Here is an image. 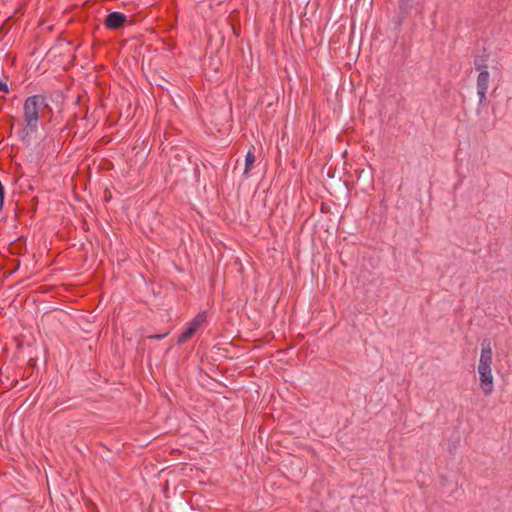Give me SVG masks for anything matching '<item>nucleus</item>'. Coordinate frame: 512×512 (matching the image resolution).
I'll list each match as a JSON object with an SVG mask.
<instances>
[{
	"instance_id": "f257e3e1",
	"label": "nucleus",
	"mask_w": 512,
	"mask_h": 512,
	"mask_svg": "<svg viewBox=\"0 0 512 512\" xmlns=\"http://www.w3.org/2000/svg\"><path fill=\"white\" fill-rule=\"evenodd\" d=\"M42 99L39 96H29L24 101L23 117L25 126L18 131L20 140L28 147L32 142V134L37 132L39 125V113Z\"/></svg>"
},
{
	"instance_id": "f03ea898",
	"label": "nucleus",
	"mask_w": 512,
	"mask_h": 512,
	"mask_svg": "<svg viewBox=\"0 0 512 512\" xmlns=\"http://www.w3.org/2000/svg\"><path fill=\"white\" fill-rule=\"evenodd\" d=\"M207 313L205 311L199 312L187 325L185 330L178 336L177 344L182 345L189 341L195 333L198 331L199 327L206 322Z\"/></svg>"
},
{
	"instance_id": "7ed1b4c3",
	"label": "nucleus",
	"mask_w": 512,
	"mask_h": 512,
	"mask_svg": "<svg viewBox=\"0 0 512 512\" xmlns=\"http://www.w3.org/2000/svg\"><path fill=\"white\" fill-rule=\"evenodd\" d=\"M128 22L127 16L118 11L110 12L104 19V26L112 31L123 28Z\"/></svg>"
},
{
	"instance_id": "20e7f679",
	"label": "nucleus",
	"mask_w": 512,
	"mask_h": 512,
	"mask_svg": "<svg viewBox=\"0 0 512 512\" xmlns=\"http://www.w3.org/2000/svg\"><path fill=\"white\" fill-rule=\"evenodd\" d=\"M480 379V388L485 396H489L494 391L493 376L491 370H478Z\"/></svg>"
},
{
	"instance_id": "39448f33",
	"label": "nucleus",
	"mask_w": 512,
	"mask_h": 512,
	"mask_svg": "<svg viewBox=\"0 0 512 512\" xmlns=\"http://www.w3.org/2000/svg\"><path fill=\"white\" fill-rule=\"evenodd\" d=\"M355 173L357 174V182L362 185V190L367 191L373 188L374 180L371 168L356 169Z\"/></svg>"
},
{
	"instance_id": "423d86ee",
	"label": "nucleus",
	"mask_w": 512,
	"mask_h": 512,
	"mask_svg": "<svg viewBox=\"0 0 512 512\" xmlns=\"http://www.w3.org/2000/svg\"><path fill=\"white\" fill-rule=\"evenodd\" d=\"M488 59L489 54L486 52V49H483L480 54H477L474 57L475 69L479 72H481V70H488Z\"/></svg>"
},
{
	"instance_id": "0eeeda50",
	"label": "nucleus",
	"mask_w": 512,
	"mask_h": 512,
	"mask_svg": "<svg viewBox=\"0 0 512 512\" xmlns=\"http://www.w3.org/2000/svg\"><path fill=\"white\" fill-rule=\"evenodd\" d=\"M412 1L413 0H399V12L397 14L399 23L406 19L407 16L410 14V11L412 9Z\"/></svg>"
},
{
	"instance_id": "6e6552de",
	"label": "nucleus",
	"mask_w": 512,
	"mask_h": 512,
	"mask_svg": "<svg viewBox=\"0 0 512 512\" xmlns=\"http://www.w3.org/2000/svg\"><path fill=\"white\" fill-rule=\"evenodd\" d=\"M182 159H184L185 161H189L190 157L186 153H183V155H180L177 153L173 156V158L170 160V163H169L171 172L173 170H175L177 172H181L182 170L185 169L184 167H181V165L178 163Z\"/></svg>"
},
{
	"instance_id": "1a4fd4ad",
	"label": "nucleus",
	"mask_w": 512,
	"mask_h": 512,
	"mask_svg": "<svg viewBox=\"0 0 512 512\" xmlns=\"http://www.w3.org/2000/svg\"><path fill=\"white\" fill-rule=\"evenodd\" d=\"M489 71L481 70L477 77V90H488L489 86Z\"/></svg>"
},
{
	"instance_id": "9d476101",
	"label": "nucleus",
	"mask_w": 512,
	"mask_h": 512,
	"mask_svg": "<svg viewBox=\"0 0 512 512\" xmlns=\"http://www.w3.org/2000/svg\"><path fill=\"white\" fill-rule=\"evenodd\" d=\"M255 161H256L255 154H254V152L250 149V150L246 153V156H245V168H244V172H243V174L245 175V177H248V176H249V172H250V171H251V169L253 168Z\"/></svg>"
},
{
	"instance_id": "9b49d317",
	"label": "nucleus",
	"mask_w": 512,
	"mask_h": 512,
	"mask_svg": "<svg viewBox=\"0 0 512 512\" xmlns=\"http://www.w3.org/2000/svg\"><path fill=\"white\" fill-rule=\"evenodd\" d=\"M482 350L480 358L492 360L493 352L490 344V340L484 339L482 344Z\"/></svg>"
},
{
	"instance_id": "f8f14e48",
	"label": "nucleus",
	"mask_w": 512,
	"mask_h": 512,
	"mask_svg": "<svg viewBox=\"0 0 512 512\" xmlns=\"http://www.w3.org/2000/svg\"><path fill=\"white\" fill-rule=\"evenodd\" d=\"M7 81H8V76L5 75L3 66H0V91L3 93L9 92Z\"/></svg>"
},
{
	"instance_id": "ddd939ff",
	"label": "nucleus",
	"mask_w": 512,
	"mask_h": 512,
	"mask_svg": "<svg viewBox=\"0 0 512 512\" xmlns=\"http://www.w3.org/2000/svg\"><path fill=\"white\" fill-rule=\"evenodd\" d=\"M487 90H477V94L479 96V104L478 108L476 109V113H480V107H484L487 105V97H486Z\"/></svg>"
},
{
	"instance_id": "4468645a",
	"label": "nucleus",
	"mask_w": 512,
	"mask_h": 512,
	"mask_svg": "<svg viewBox=\"0 0 512 512\" xmlns=\"http://www.w3.org/2000/svg\"><path fill=\"white\" fill-rule=\"evenodd\" d=\"M35 96H39V98L42 99V102H41V111L40 112H44V111H48L49 113H52V109L48 103V98L47 96L45 95H41V94H36Z\"/></svg>"
},
{
	"instance_id": "2eb2a0df",
	"label": "nucleus",
	"mask_w": 512,
	"mask_h": 512,
	"mask_svg": "<svg viewBox=\"0 0 512 512\" xmlns=\"http://www.w3.org/2000/svg\"><path fill=\"white\" fill-rule=\"evenodd\" d=\"M492 360L480 358L478 370H491Z\"/></svg>"
},
{
	"instance_id": "dca6fc26",
	"label": "nucleus",
	"mask_w": 512,
	"mask_h": 512,
	"mask_svg": "<svg viewBox=\"0 0 512 512\" xmlns=\"http://www.w3.org/2000/svg\"><path fill=\"white\" fill-rule=\"evenodd\" d=\"M4 202H5V188L2 184V182L0 181V213L3 210Z\"/></svg>"
},
{
	"instance_id": "f3484780",
	"label": "nucleus",
	"mask_w": 512,
	"mask_h": 512,
	"mask_svg": "<svg viewBox=\"0 0 512 512\" xmlns=\"http://www.w3.org/2000/svg\"><path fill=\"white\" fill-rule=\"evenodd\" d=\"M169 332H164V333H159V334H152V335H149L147 336L148 339H153V340H162L164 339L167 335H168Z\"/></svg>"
},
{
	"instance_id": "a211bd4d",
	"label": "nucleus",
	"mask_w": 512,
	"mask_h": 512,
	"mask_svg": "<svg viewBox=\"0 0 512 512\" xmlns=\"http://www.w3.org/2000/svg\"><path fill=\"white\" fill-rule=\"evenodd\" d=\"M57 41H64V39L61 36H59Z\"/></svg>"
},
{
	"instance_id": "6ab92c4d",
	"label": "nucleus",
	"mask_w": 512,
	"mask_h": 512,
	"mask_svg": "<svg viewBox=\"0 0 512 512\" xmlns=\"http://www.w3.org/2000/svg\"><path fill=\"white\" fill-rule=\"evenodd\" d=\"M79 101H80V96L77 97L76 104L79 103Z\"/></svg>"
}]
</instances>
